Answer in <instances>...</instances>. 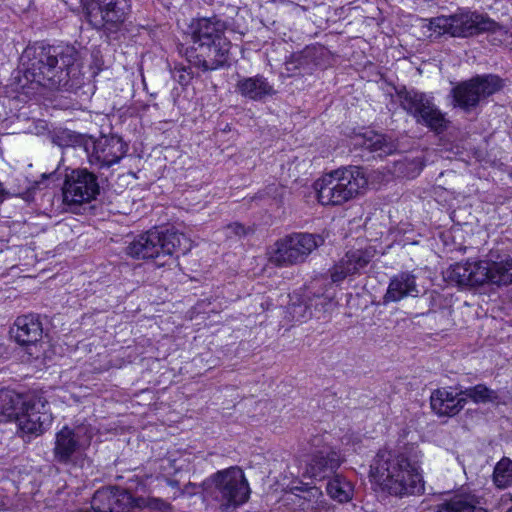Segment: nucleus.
<instances>
[{"label":"nucleus","instance_id":"nucleus-42","mask_svg":"<svg viewBox=\"0 0 512 512\" xmlns=\"http://www.w3.org/2000/svg\"><path fill=\"white\" fill-rule=\"evenodd\" d=\"M166 482L169 486L173 487V488H176L178 487V481L177 480H172V479H166Z\"/></svg>","mask_w":512,"mask_h":512},{"label":"nucleus","instance_id":"nucleus-38","mask_svg":"<svg viewBox=\"0 0 512 512\" xmlns=\"http://www.w3.org/2000/svg\"><path fill=\"white\" fill-rule=\"evenodd\" d=\"M407 165L413 166V171L406 173V175L410 176V177H415L416 175H418L420 173V171L422 169V165L418 160H412V161L408 162Z\"/></svg>","mask_w":512,"mask_h":512},{"label":"nucleus","instance_id":"nucleus-10","mask_svg":"<svg viewBox=\"0 0 512 512\" xmlns=\"http://www.w3.org/2000/svg\"><path fill=\"white\" fill-rule=\"evenodd\" d=\"M323 243V237L318 234L292 233L275 242L270 262L278 267L304 263L308 256Z\"/></svg>","mask_w":512,"mask_h":512},{"label":"nucleus","instance_id":"nucleus-23","mask_svg":"<svg viewBox=\"0 0 512 512\" xmlns=\"http://www.w3.org/2000/svg\"><path fill=\"white\" fill-rule=\"evenodd\" d=\"M466 398L459 393H453L447 388L436 389L430 397L432 410L439 416H453L463 409Z\"/></svg>","mask_w":512,"mask_h":512},{"label":"nucleus","instance_id":"nucleus-40","mask_svg":"<svg viewBox=\"0 0 512 512\" xmlns=\"http://www.w3.org/2000/svg\"><path fill=\"white\" fill-rule=\"evenodd\" d=\"M9 193L4 189L3 184L0 182V203H2Z\"/></svg>","mask_w":512,"mask_h":512},{"label":"nucleus","instance_id":"nucleus-37","mask_svg":"<svg viewBox=\"0 0 512 512\" xmlns=\"http://www.w3.org/2000/svg\"><path fill=\"white\" fill-rule=\"evenodd\" d=\"M61 175L62 174L60 173V164H59L58 167L54 171L49 172V173H43L41 175V180L36 182V185H40L45 180L58 181V180H60Z\"/></svg>","mask_w":512,"mask_h":512},{"label":"nucleus","instance_id":"nucleus-12","mask_svg":"<svg viewBox=\"0 0 512 512\" xmlns=\"http://www.w3.org/2000/svg\"><path fill=\"white\" fill-rule=\"evenodd\" d=\"M13 420L23 436H39L51 425L52 415L47 409L45 398L31 394L25 396Z\"/></svg>","mask_w":512,"mask_h":512},{"label":"nucleus","instance_id":"nucleus-28","mask_svg":"<svg viewBox=\"0 0 512 512\" xmlns=\"http://www.w3.org/2000/svg\"><path fill=\"white\" fill-rule=\"evenodd\" d=\"M460 394H462V396L466 398V400L469 398L476 404L499 402V395L497 391L488 388L484 384H477L473 387H468L465 390H461Z\"/></svg>","mask_w":512,"mask_h":512},{"label":"nucleus","instance_id":"nucleus-26","mask_svg":"<svg viewBox=\"0 0 512 512\" xmlns=\"http://www.w3.org/2000/svg\"><path fill=\"white\" fill-rule=\"evenodd\" d=\"M356 144L377 153L379 157L392 154L396 151V144L385 135L375 131H366L356 138Z\"/></svg>","mask_w":512,"mask_h":512},{"label":"nucleus","instance_id":"nucleus-33","mask_svg":"<svg viewBox=\"0 0 512 512\" xmlns=\"http://www.w3.org/2000/svg\"><path fill=\"white\" fill-rule=\"evenodd\" d=\"M309 500L315 499V509L318 510H328L330 507V504L325 499L322 491L317 487H311L307 491Z\"/></svg>","mask_w":512,"mask_h":512},{"label":"nucleus","instance_id":"nucleus-18","mask_svg":"<svg viewBox=\"0 0 512 512\" xmlns=\"http://www.w3.org/2000/svg\"><path fill=\"white\" fill-rule=\"evenodd\" d=\"M374 256L375 250L372 247L347 251L330 269L332 282L341 283L348 277L360 275Z\"/></svg>","mask_w":512,"mask_h":512},{"label":"nucleus","instance_id":"nucleus-19","mask_svg":"<svg viewBox=\"0 0 512 512\" xmlns=\"http://www.w3.org/2000/svg\"><path fill=\"white\" fill-rule=\"evenodd\" d=\"M343 459L335 450H321L313 454L306 465L305 475L314 480H328L341 466Z\"/></svg>","mask_w":512,"mask_h":512},{"label":"nucleus","instance_id":"nucleus-25","mask_svg":"<svg viewBox=\"0 0 512 512\" xmlns=\"http://www.w3.org/2000/svg\"><path fill=\"white\" fill-rule=\"evenodd\" d=\"M287 76L311 74L317 66L315 53L306 48L301 52L292 54L284 63Z\"/></svg>","mask_w":512,"mask_h":512},{"label":"nucleus","instance_id":"nucleus-11","mask_svg":"<svg viewBox=\"0 0 512 512\" xmlns=\"http://www.w3.org/2000/svg\"><path fill=\"white\" fill-rule=\"evenodd\" d=\"M397 95L401 107L412 115L418 124H422L436 133H441L446 129L448 121L426 94L404 88Z\"/></svg>","mask_w":512,"mask_h":512},{"label":"nucleus","instance_id":"nucleus-16","mask_svg":"<svg viewBox=\"0 0 512 512\" xmlns=\"http://www.w3.org/2000/svg\"><path fill=\"white\" fill-rule=\"evenodd\" d=\"M89 164L101 170L117 164L126 154L127 145L118 136H101L85 143Z\"/></svg>","mask_w":512,"mask_h":512},{"label":"nucleus","instance_id":"nucleus-31","mask_svg":"<svg viewBox=\"0 0 512 512\" xmlns=\"http://www.w3.org/2000/svg\"><path fill=\"white\" fill-rule=\"evenodd\" d=\"M310 294V291L307 294H305V301L292 302L288 306V313L290 314L293 320L297 322H302L309 319L312 316V298Z\"/></svg>","mask_w":512,"mask_h":512},{"label":"nucleus","instance_id":"nucleus-15","mask_svg":"<svg viewBox=\"0 0 512 512\" xmlns=\"http://www.w3.org/2000/svg\"><path fill=\"white\" fill-rule=\"evenodd\" d=\"M131 3L124 0H92L87 5V16L96 28L115 31L127 20Z\"/></svg>","mask_w":512,"mask_h":512},{"label":"nucleus","instance_id":"nucleus-17","mask_svg":"<svg viewBox=\"0 0 512 512\" xmlns=\"http://www.w3.org/2000/svg\"><path fill=\"white\" fill-rule=\"evenodd\" d=\"M144 502L141 497L134 498L127 490L103 488L94 493L91 509L93 512H134Z\"/></svg>","mask_w":512,"mask_h":512},{"label":"nucleus","instance_id":"nucleus-44","mask_svg":"<svg viewBox=\"0 0 512 512\" xmlns=\"http://www.w3.org/2000/svg\"><path fill=\"white\" fill-rule=\"evenodd\" d=\"M508 512H512V506L509 508Z\"/></svg>","mask_w":512,"mask_h":512},{"label":"nucleus","instance_id":"nucleus-30","mask_svg":"<svg viewBox=\"0 0 512 512\" xmlns=\"http://www.w3.org/2000/svg\"><path fill=\"white\" fill-rule=\"evenodd\" d=\"M493 480L498 488H506L512 483V461L502 458L495 466Z\"/></svg>","mask_w":512,"mask_h":512},{"label":"nucleus","instance_id":"nucleus-32","mask_svg":"<svg viewBox=\"0 0 512 512\" xmlns=\"http://www.w3.org/2000/svg\"><path fill=\"white\" fill-rule=\"evenodd\" d=\"M172 76L175 81H177L180 85L186 86L190 83L193 78V72L190 66H180L175 67L172 72Z\"/></svg>","mask_w":512,"mask_h":512},{"label":"nucleus","instance_id":"nucleus-9","mask_svg":"<svg viewBox=\"0 0 512 512\" xmlns=\"http://www.w3.org/2000/svg\"><path fill=\"white\" fill-rule=\"evenodd\" d=\"M92 437V430L87 425L63 426L55 435L54 461L70 470L83 468L87 462L86 450Z\"/></svg>","mask_w":512,"mask_h":512},{"label":"nucleus","instance_id":"nucleus-14","mask_svg":"<svg viewBox=\"0 0 512 512\" xmlns=\"http://www.w3.org/2000/svg\"><path fill=\"white\" fill-rule=\"evenodd\" d=\"M97 177L87 169H74L65 174L63 202L72 210L80 204L88 203L99 194Z\"/></svg>","mask_w":512,"mask_h":512},{"label":"nucleus","instance_id":"nucleus-35","mask_svg":"<svg viewBox=\"0 0 512 512\" xmlns=\"http://www.w3.org/2000/svg\"><path fill=\"white\" fill-rule=\"evenodd\" d=\"M225 231H226V236L229 238L242 237V236L252 232V230L249 227L246 228L244 225L237 223V222L227 225L225 227Z\"/></svg>","mask_w":512,"mask_h":512},{"label":"nucleus","instance_id":"nucleus-5","mask_svg":"<svg viewBox=\"0 0 512 512\" xmlns=\"http://www.w3.org/2000/svg\"><path fill=\"white\" fill-rule=\"evenodd\" d=\"M447 279L459 287H478L484 284H512V257L499 261L477 260L456 263L446 272Z\"/></svg>","mask_w":512,"mask_h":512},{"label":"nucleus","instance_id":"nucleus-13","mask_svg":"<svg viewBox=\"0 0 512 512\" xmlns=\"http://www.w3.org/2000/svg\"><path fill=\"white\" fill-rule=\"evenodd\" d=\"M502 87V80L495 75H484L462 82L452 89L453 99L457 106L469 111L476 107L482 99L494 94Z\"/></svg>","mask_w":512,"mask_h":512},{"label":"nucleus","instance_id":"nucleus-8","mask_svg":"<svg viewBox=\"0 0 512 512\" xmlns=\"http://www.w3.org/2000/svg\"><path fill=\"white\" fill-rule=\"evenodd\" d=\"M428 27L437 36L449 34L451 37L459 38H466L483 32H492L501 36L508 33L504 27L495 21L470 11L431 18Z\"/></svg>","mask_w":512,"mask_h":512},{"label":"nucleus","instance_id":"nucleus-43","mask_svg":"<svg viewBox=\"0 0 512 512\" xmlns=\"http://www.w3.org/2000/svg\"><path fill=\"white\" fill-rule=\"evenodd\" d=\"M406 165V162H401L399 163V170L402 172V173H406L404 170H403V167Z\"/></svg>","mask_w":512,"mask_h":512},{"label":"nucleus","instance_id":"nucleus-27","mask_svg":"<svg viewBox=\"0 0 512 512\" xmlns=\"http://www.w3.org/2000/svg\"><path fill=\"white\" fill-rule=\"evenodd\" d=\"M326 492L331 499L339 503H347L353 498L354 486L345 476L336 473L327 480Z\"/></svg>","mask_w":512,"mask_h":512},{"label":"nucleus","instance_id":"nucleus-41","mask_svg":"<svg viewBox=\"0 0 512 512\" xmlns=\"http://www.w3.org/2000/svg\"><path fill=\"white\" fill-rule=\"evenodd\" d=\"M313 296L316 298H323V302L325 303H329L331 301V298L324 296V292L318 294L314 293Z\"/></svg>","mask_w":512,"mask_h":512},{"label":"nucleus","instance_id":"nucleus-4","mask_svg":"<svg viewBox=\"0 0 512 512\" xmlns=\"http://www.w3.org/2000/svg\"><path fill=\"white\" fill-rule=\"evenodd\" d=\"M201 491L204 500L220 512H234L250 496L249 484L238 467L214 473L203 481Z\"/></svg>","mask_w":512,"mask_h":512},{"label":"nucleus","instance_id":"nucleus-29","mask_svg":"<svg viewBox=\"0 0 512 512\" xmlns=\"http://www.w3.org/2000/svg\"><path fill=\"white\" fill-rule=\"evenodd\" d=\"M25 397L10 390H0V414L13 420Z\"/></svg>","mask_w":512,"mask_h":512},{"label":"nucleus","instance_id":"nucleus-24","mask_svg":"<svg viewBox=\"0 0 512 512\" xmlns=\"http://www.w3.org/2000/svg\"><path fill=\"white\" fill-rule=\"evenodd\" d=\"M438 512H488L481 497L472 493L456 494L438 505Z\"/></svg>","mask_w":512,"mask_h":512},{"label":"nucleus","instance_id":"nucleus-39","mask_svg":"<svg viewBox=\"0 0 512 512\" xmlns=\"http://www.w3.org/2000/svg\"><path fill=\"white\" fill-rule=\"evenodd\" d=\"M197 489H198V487H196L195 484L189 483L188 485H186L184 490L180 492V494L193 495V494L197 493V491H196Z\"/></svg>","mask_w":512,"mask_h":512},{"label":"nucleus","instance_id":"nucleus-36","mask_svg":"<svg viewBox=\"0 0 512 512\" xmlns=\"http://www.w3.org/2000/svg\"><path fill=\"white\" fill-rule=\"evenodd\" d=\"M142 499L145 501L144 504L141 507H136V509L149 507L154 510L167 511L170 508V504L165 502L162 499H158V498H151V499L142 498Z\"/></svg>","mask_w":512,"mask_h":512},{"label":"nucleus","instance_id":"nucleus-1","mask_svg":"<svg viewBox=\"0 0 512 512\" xmlns=\"http://www.w3.org/2000/svg\"><path fill=\"white\" fill-rule=\"evenodd\" d=\"M77 51L74 47L55 46L43 42L28 45L21 54L23 76L19 85L23 90L35 91L39 87L70 91L79 87L75 66Z\"/></svg>","mask_w":512,"mask_h":512},{"label":"nucleus","instance_id":"nucleus-34","mask_svg":"<svg viewBox=\"0 0 512 512\" xmlns=\"http://www.w3.org/2000/svg\"><path fill=\"white\" fill-rule=\"evenodd\" d=\"M52 140L59 147H69L78 142L79 136L71 134L69 131H62L55 134Z\"/></svg>","mask_w":512,"mask_h":512},{"label":"nucleus","instance_id":"nucleus-6","mask_svg":"<svg viewBox=\"0 0 512 512\" xmlns=\"http://www.w3.org/2000/svg\"><path fill=\"white\" fill-rule=\"evenodd\" d=\"M367 185L363 168L347 166L324 174L314 188L322 205L339 206L362 194Z\"/></svg>","mask_w":512,"mask_h":512},{"label":"nucleus","instance_id":"nucleus-22","mask_svg":"<svg viewBox=\"0 0 512 512\" xmlns=\"http://www.w3.org/2000/svg\"><path fill=\"white\" fill-rule=\"evenodd\" d=\"M419 294L416 276L411 272H400L391 277L383 303L399 302L406 297H418Z\"/></svg>","mask_w":512,"mask_h":512},{"label":"nucleus","instance_id":"nucleus-20","mask_svg":"<svg viewBox=\"0 0 512 512\" xmlns=\"http://www.w3.org/2000/svg\"><path fill=\"white\" fill-rule=\"evenodd\" d=\"M235 90L243 98L254 102H265L276 95L277 90L266 77L257 74L251 77L239 76Z\"/></svg>","mask_w":512,"mask_h":512},{"label":"nucleus","instance_id":"nucleus-45","mask_svg":"<svg viewBox=\"0 0 512 512\" xmlns=\"http://www.w3.org/2000/svg\"><path fill=\"white\" fill-rule=\"evenodd\" d=\"M124 2H128V3H130V2H131V0H124Z\"/></svg>","mask_w":512,"mask_h":512},{"label":"nucleus","instance_id":"nucleus-7","mask_svg":"<svg viewBox=\"0 0 512 512\" xmlns=\"http://www.w3.org/2000/svg\"><path fill=\"white\" fill-rule=\"evenodd\" d=\"M190 249V241L183 233L174 230H149L136 236L125 247V253L135 259H155L157 265L163 266L162 259L172 257L181 252L185 254Z\"/></svg>","mask_w":512,"mask_h":512},{"label":"nucleus","instance_id":"nucleus-2","mask_svg":"<svg viewBox=\"0 0 512 512\" xmlns=\"http://www.w3.org/2000/svg\"><path fill=\"white\" fill-rule=\"evenodd\" d=\"M370 475L391 496L402 498L424 492L420 451L415 447H406L401 452L379 450L370 466Z\"/></svg>","mask_w":512,"mask_h":512},{"label":"nucleus","instance_id":"nucleus-21","mask_svg":"<svg viewBox=\"0 0 512 512\" xmlns=\"http://www.w3.org/2000/svg\"><path fill=\"white\" fill-rule=\"evenodd\" d=\"M11 336L22 346H35L42 338L43 327L39 317L33 314L19 316L11 328Z\"/></svg>","mask_w":512,"mask_h":512},{"label":"nucleus","instance_id":"nucleus-3","mask_svg":"<svg viewBox=\"0 0 512 512\" xmlns=\"http://www.w3.org/2000/svg\"><path fill=\"white\" fill-rule=\"evenodd\" d=\"M192 44L186 49L189 64L202 72L229 66L231 43L225 36L226 25L216 16L199 18L190 25Z\"/></svg>","mask_w":512,"mask_h":512}]
</instances>
